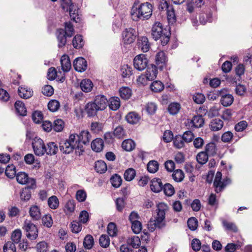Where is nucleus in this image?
<instances>
[{"instance_id": "19", "label": "nucleus", "mask_w": 252, "mask_h": 252, "mask_svg": "<svg viewBox=\"0 0 252 252\" xmlns=\"http://www.w3.org/2000/svg\"><path fill=\"white\" fill-rule=\"evenodd\" d=\"M104 142L101 138H97L91 143V148L94 151L100 152L103 149Z\"/></svg>"}, {"instance_id": "13", "label": "nucleus", "mask_w": 252, "mask_h": 252, "mask_svg": "<svg viewBox=\"0 0 252 252\" xmlns=\"http://www.w3.org/2000/svg\"><path fill=\"white\" fill-rule=\"evenodd\" d=\"M16 179L17 182L22 184L24 185L27 184L30 180L29 176L25 172H19L16 176ZM32 186H35L36 182L33 179H31Z\"/></svg>"}, {"instance_id": "40", "label": "nucleus", "mask_w": 252, "mask_h": 252, "mask_svg": "<svg viewBox=\"0 0 252 252\" xmlns=\"http://www.w3.org/2000/svg\"><path fill=\"white\" fill-rule=\"evenodd\" d=\"M196 159L198 163L203 165L208 161V155L205 152H200L197 155Z\"/></svg>"}, {"instance_id": "14", "label": "nucleus", "mask_w": 252, "mask_h": 252, "mask_svg": "<svg viewBox=\"0 0 252 252\" xmlns=\"http://www.w3.org/2000/svg\"><path fill=\"white\" fill-rule=\"evenodd\" d=\"M155 62L158 67L162 69L165 66L167 62V58L163 51L158 53L156 56Z\"/></svg>"}, {"instance_id": "36", "label": "nucleus", "mask_w": 252, "mask_h": 252, "mask_svg": "<svg viewBox=\"0 0 252 252\" xmlns=\"http://www.w3.org/2000/svg\"><path fill=\"white\" fill-rule=\"evenodd\" d=\"M191 123L192 126L194 127H201L204 124V119L201 115L195 116L192 118Z\"/></svg>"}, {"instance_id": "32", "label": "nucleus", "mask_w": 252, "mask_h": 252, "mask_svg": "<svg viewBox=\"0 0 252 252\" xmlns=\"http://www.w3.org/2000/svg\"><path fill=\"white\" fill-rule=\"evenodd\" d=\"M233 101V96L230 94H225L221 95L220 102L224 106L227 107L230 106Z\"/></svg>"}, {"instance_id": "62", "label": "nucleus", "mask_w": 252, "mask_h": 252, "mask_svg": "<svg viewBox=\"0 0 252 252\" xmlns=\"http://www.w3.org/2000/svg\"><path fill=\"white\" fill-rule=\"evenodd\" d=\"M103 128V125L101 123L98 122H93L91 125V130L95 133H98L102 131Z\"/></svg>"}, {"instance_id": "25", "label": "nucleus", "mask_w": 252, "mask_h": 252, "mask_svg": "<svg viewBox=\"0 0 252 252\" xmlns=\"http://www.w3.org/2000/svg\"><path fill=\"white\" fill-rule=\"evenodd\" d=\"M68 10L69 12L71 19L75 22H78L80 21V17L78 14V7L74 4L71 5Z\"/></svg>"}, {"instance_id": "16", "label": "nucleus", "mask_w": 252, "mask_h": 252, "mask_svg": "<svg viewBox=\"0 0 252 252\" xmlns=\"http://www.w3.org/2000/svg\"><path fill=\"white\" fill-rule=\"evenodd\" d=\"M18 94L20 97L28 99L32 96L33 91L27 87L21 86L18 89Z\"/></svg>"}, {"instance_id": "7", "label": "nucleus", "mask_w": 252, "mask_h": 252, "mask_svg": "<svg viewBox=\"0 0 252 252\" xmlns=\"http://www.w3.org/2000/svg\"><path fill=\"white\" fill-rule=\"evenodd\" d=\"M169 210V207L167 204L160 202L157 205V221L160 222H164L165 215Z\"/></svg>"}, {"instance_id": "9", "label": "nucleus", "mask_w": 252, "mask_h": 252, "mask_svg": "<svg viewBox=\"0 0 252 252\" xmlns=\"http://www.w3.org/2000/svg\"><path fill=\"white\" fill-rule=\"evenodd\" d=\"M73 66L75 70L78 72H82L86 70L87 63L84 58L80 57L76 59L74 61Z\"/></svg>"}, {"instance_id": "18", "label": "nucleus", "mask_w": 252, "mask_h": 252, "mask_svg": "<svg viewBox=\"0 0 252 252\" xmlns=\"http://www.w3.org/2000/svg\"><path fill=\"white\" fill-rule=\"evenodd\" d=\"M126 120L127 123L132 125L137 124L139 123L141 117L139 115L135 112H129L126 116Z\"/></svg>"}, {"instance_id": "6", "label": "nucleus", "mask_w": 252, "mask_h": 252, "mask_svg": "<svg viewBox=\"0 0 252 252\" xmlns=\"http://www.w3.org/2000/svg\"><path fill=\"white\" fill-rule=\"evenodd\" d=\"M137 36V32L131 28L126 29L122 33L123 42L125 44H130L134 42Z\"/></svg>"}, {"instance_id": "59", "label": "nucleus", "mask_w": 252, "mask_h": 252, "mask_svg": "<svg viewBox=\"0 0 252 252\" xmlns=\"http://www.w3.org/2000/svg\"><path fill=\"white\" fill-rule=\"evenodd\" d=\"M70 228L71 231L74 233H78L82 229V225L79 221L73 220L71 222Z\"/></svg>"}, {"instance_id": "33", "label": "nucleus", "mask_w": 252, "mask_h": 252, "mask_svg": "<svg viewBox=\"0 0 252 252\" xmlns=\"http://www.w3.org/2000/svg\"><path fill=\"white\" fill-rule=\"evenodd\" d=\"M122 181L121 177L118 174H115L112 175L110 179L112 186L115 188L120 187L122 185Z\"/></svg>"}, {"instance_id": "53", "label": "nucleus", "mask_w": 252, "mask_h": 252, "mask_svg": "<svg viewBox=\"0 0 252 252\" xmlns=\"http://www.w3.org/2000/svg\"><path fill=\"white\" fill-rule=\"evenodd\" d=\"M185 141L181 135H177L173 139L174 147L177 149H181L185 146Z\"/></svg>"}, {"instance_id": "49", "label": "nucleus", "mask_w": 252, "mask_h": 252, "mask_svg": "<svg viewBox=\"0 0 252 252\" xmlns=\"http://www.w3.org/2000/svg\"><path fill=\"white\" fill-rule=\"evenodd\" d=\"M121 97L124 99H128L131 94V90L127 87H122L119 91Z\"/></svg>"}, {"instance_id": "34", "label": "nucleus", "mask_w": 252, "mask_h": 252, "mask_svg": "<svg viewBox=\"0 0 252 252\" xmlns=\"http://www.w3.org/2000/svg\"><path fill=\"white\" fill-rule=\"evenodd\" d=\"M94 168L95 171L100 174L105 173L107 169L106 163L101 160L95 162Z\"/></svg>"}, {"instance_id": "39", "label": "nucleus", "mask_w": 252, "mask_h": 252, "mask_svg": "<svg viewBox=\"0 0 252 252\" xmlns=\"http://www.w3.org/2000/svg\"><path fill=\"white\" fill-rule=\"evenodd\" d=\"M135 175V170L133 168H129L125 171L124 177L126 181H131L134 178Z\"/></svg>"}, {"instance_id": "45", "label": "nucleus", "mask_w": 252, "mask_h": 252, "mask_svg": "<svg viewBox=\"0 0 252 252\" xmlns=\"http://www.w3.org/2000/svg\"><path fill=\"white\" fill-rule=\"evenodd\" d=\"M172 178L177 182L182 181L184 178V173L182 170L177 169L173 171Z\"/></svg>"}, {"instance_id": "26", "label": "nucleus", "mask_w": 252, "mask_h": 252, "mask_svg": "<svg viewBox=\"0 0 252 252\" xmlns=\"http://www.w3.org/2000/svg\"><path fill=\"white\" fill-rule=\"evenodd\" d=\"M108 101L109 107L112 110H118L121 105L120 99L118 97H111Z\"/></svg>"}, {"instance_id": "57", "label": "nucleus", "mask_w": 252, "mask_h": 252, "mask_svg": "<svg viewBox=\"0 0 252 252\" xmlns=\"http://www.w3.org/2000/svg\"><path fill=\"white\" fill-rule=\"evenodd\" d=\"M100 245L103 248H107L110 245V239L108 235L103 234L101 235L99 239Z\"/></svg>"}, {"instance_id": "54", "label": "nucleus", "mask_w": 252, "mask_h": 252, "mask_svg": "<svg viewBox=\"0 0 252 252\" xmlns=\"http://www.w3.org/2000/svg\"><path fill=\"white\" fill-rule=\"evenodd\" d=\"M127 243L133 248H138L141 244L140 240L138 236H133L128 240Z\"/></svg>"}, {"instance_id": "63", "label": "nucleus", "mask_w": 252, "mask_h": 252, "mask_svg": "<svg viewBox=\"0 0 252 252\" xmlns=\"http://www.w3.org/2000/svg\"><path fill=\"white\" fill-rule=\"evenodd\" d=\"M6 175L10 178H13L16 174V169L13 165H8L5 169Z\"/></svg>"}, {"instance_id": "44", "label": "nucleus", "mask_w": 252, "mask_h": 252, "mask_svg": "<svg viewBox=\"0 0 252 252\" xmlns=\"http://www.w3.org/2000/svg\"><path fill=\"white\" fill-rule=\"evenodd\" d=\"M230 183L231 180L229 178L226 177V178L224 179L222 181H221L220 182V184H219V185L216 187V188L215 189V191L217 193L220 192L224 189L227 185L230 184Z\"/></svg>"}, {"instance_id": "1", "label": "nucleus", "mask_w": 252, "mask_h": 252, "mask_svg": "<svg viewBox=\"0 0 252 252\" xmlns=\"http://www.w3.org/2000/svg\"><path fill=\"white\" fill-rule=\"evenodd\" d=\"M92 138L91 134L88 130H82L79 134H71L68 139L61 141L60 150L66 154L75 150L76 154L80 156L84 151L83 145L89 144Z\"/></svg>"}, {"instance_id": "21", "label": "nucleus", "mask_w": 252, "mask_h": 252, "mask_svg": "<svg viewBox=\"0 0 252 252\" xmlns=\"http://www.w3.org/2000/svg\"><path fill=\"white\" fill-rule=\"evenodd\" d=\"M85 111L87 113L88 116L92 117L96 114L98 111H100L97 108L96 104L94 102H90L88 103L85 108Z\"/></svg>"}, {"instance_id": "61", "label": "nucleus", "mask_w": 252, "mask_h": 252, "mask_svg": "<svg viewBox=\"0 0 252 252\" xmlns=\"http://www.w3.org/2000/svg\"><path fill=\"white\" fill-rule=\"evenodd\" d=\"M64 33L68 37H71L74 34V30L73 25L70 22L65 23Z\"/></svg>"}, {"instance_id": "29", "label": "nucleus", "mask_w": 252, "mask_h": 252, "mask_svg": "<svg viewBox=\"0 0 252 252\" xmlns=\"http://www.w3.org/2000/svg\"><path fill=\"white\" fill-rule=\"evenodd\" d=\"M75 208V202L73 199L68 200L64 205L63 211L66 215H70L74 212Z\"/></svg>"}, {"instance_id": "11", "label": "nucleus", "mask_w": 252, "mask_h": 252, "mask_svg": "<svg viewBox=\"0 0 252 252\" xmlns=\"http://www.w3.org/2000/svg\"><path fill=\"white\" fill-rule=\"evenodd\" d=\"M94 102L97 108L101 111L106 108L108 101L104 95H98L95 96Z\"/></svg>"}, {"instance_id": "46", "label": "nucleus", "mask_w": 252, "mask_h": 252, "mask_svg": "<svg viewBox=\"0 0 252 252\" xmlns=\"http://www.w3.org/2000/svg\"><path fill=\"white\" fill-rule=\"evenodd\" d=\"M121 72L123 77H129L132 73V68L127 64H124L121 67Z\"/></svg>"}, {"instance_id": "30", "label": "nucleus", "mask_w": 252, "mask_h": 252, "mask_svg": "<svg viewBox=\"0 0 252 252\" xmlns=\"http://www.w3.org/2000/svg\"><path fill=\"white\" fill-rule=\"evenodd\" d=\"M158 74V70L156 65L151 64L150 66H148L146 74L148 77L149 79L153 80L156 78Z\"/></svg>"}, {"instance_id": "5", "label": "nucleus", "mask_w": 252, "mask_h": 252, "mask_svg": "<svg viewBox=\"0 0 252 252\" xmlns=\"http://www.w3.org/2000/svg\"><path fill=\"white\" fill-rule=\"evenodd\" d=\"M32 147L35 155L42 156L46 153V145L42 139L35 137L32 142Z\"/></svg>"}, {"instance_id": "4", "label": "nucleus", "mask_w": 252, "mask_h": 252, "mask_svg": "<svg viewBox=\"0 0 252 252\" xmlns=\"http://www.w3.org/2000/svg\"><path fill=\"white\" fill-rule=\"evenodd\" d=\"M23 229L26 232V236L29 239L33 240L38 237V231L37 227L31 221L28 220H25Z\"/></svg>"}, {"instance_id": "28", "label": "nucleus", "mask_w": 252, "mask_h": 252, "mask_svg": "<svg viewBox=\"0 0 252 252\" xmlns=\"http://www.w3.org/2000/svg\"><path fill=\"white\" fill-rule=\"evenodd\" d=\"M165 225V224L164 222H158L157 221V219L155 218V220H151L148 223V229L151 231H154L157 227H158L159 228H161L163 227Z\"/></svg>"}, {"instance_id": "42", "label": "nucleus", "mask_w": 252, "mask_h": 252, "mask_svg": "<svg viewBox=\"0 0 252 252\" xmlns=\"http://www.w3.org/2000/svg\"><path fill=\"white\" fill-rule=\"evenodd\" d=\"M208 155L214 156L216 154L217 148L215 143L210 142L207 144L205 146V151Z\"/></svg>"}, {"instance_id": "27", "label": "nucleus", "mask_w": 252, "mask_h": 252, "mask_svg": "<svg viewBox=\"0 0 252 252\" xmlns=\"http://www.w3.org/2000/svg\"><path fill=\"white\" fill-rule=\"evenodd\" d=\"M93 87V84L91 80L85 79L82 80L80 83L81 90L86 93L90 92Z\"/></svg>"}, {"instance_id": "15", "label": "nucleus", "mask_w": 252, "mask_h": 252, "mask_svg": "<svg viewBox=\"0 0 252 252\" xmlns=\"http://www.w3.org/2000/svg\"><path fill=\"white\" fill-rule=\"evenodd\" d=\"M150 188L152 191L154 192H159L162 190L163 185L161 180L159 178H155L151 181Z\"/></svg>"}, {"instance_id": "56", "label": "nucleus", "mask_w": 252, "mask_h": 252, "mask_svg": "<svg viewBox=\"0 0 252 252\" xmlns=\"http://www.w3.org/2000/svg\"><path fill=\"white\" fill-rule=\"evenodd\" d=\"M60 107V102L55 99L50 100L48 104V107L51 112L57 111Z\"/></svg>"}, {"instance_id": "8", "label": "nucleus", "mask_w": 252, "mask_h": 252, "mask_svg": "<svg viewBox=\"0 0 252 252\" xmlns=\"http://www.w3.org/2000/svg\"><path fill=\"white\" fill-rule=\"evenodd\" d=\"M147 64L148 60L144 54L137 55L133 60L134 66L139 71L144 70L147 67Z\"/></svg>"}, {"instance_id": "47", "label": "nucleus", "mask_w": 252, "mask_h": 252, "mask_svg": "<svg viewBox=\"0 0 252 252\" xmlns=\"http://www.w3.org/2000/svg\"><path fill=\"white\" fill-rule=\"evenodd\" d=\"M159 164L156 160L150 161L147 164V170L152 173H156L158 169Z\"/></svg>"}, {"instance_id": "58", "label": "nucleus", "mask_w": 252, "mask_h": 252, "mask_svg": "<svg viewBox=\"0 0 252 252\" xmlns=\"http://www.w3.org/2000/svg\"><path fill=\"white\" fill-rule=\"evenodd\" d=\"M180 108V104L178 103H172L168 106V110L170 114L176 115L178 113Z\"/></svg>"}, {"instance_id": "35", "label": "nucleus", "mask_w": 252, "mask_h": 252, "mask_svg": "<svg viewBox=\"0 0 252 252\" xmlns=\"http://www.w3.org/2000/svg\"><path fill=\"white\" fill-rule=\"evenodd\" d=\"M84 44V41L82 36L81 35H76L72 40V45L76 49L81 48Z\"/></svg>"}, {"instance_id": "50", "label": "nucleus", "mask_w": 252, "mask_h": 252, "mask_svg": "<svg viewBox=\"0 0 252 252\" xmlns=\"http://www.w3.org/2000/svg\"><path fill=\"white\" fill-rule=\"evenodd\" d=\"M64 126V123L62 119H57L54 121L53 128L57 132L63 130Z\"/></svg>"}, {"instance_id": "2", "label": "nucleus", "mask_w": 252, "mask_h": 252, "mask_svg": "<svg viewBox=\"0 0 252 252\" xmlns=\"http://www.w3.org/2000/svg\"><path fill=\"white\" fill-rule=\"evenodd\" d=\"M152 13V5L148 2L141 3L139 5L134 2L131 10L132 18L136 21L148 20L151 17Z\"/></svg>"}, {"instance_id": "20", "label": "nucleus", "mask_w": 252, "mask_h": 252, "mask_svg": "<svg viewBox=\"0 0 252 252\" xmlns=\"http://www.w3.org/2000/svg\"><path fill=\"white\" fill-rule=\"evenodd\" d=\"M60 62L62 70L64 72L69 71L71 67L69 57L67 55H63L61 58Z\"/></svg>"}, {"instance_id": "43", "label": "nucleus", "mask_w": 252, "mask_h": 252, "mask_svg": "<svg viewBox=\"0 0 252 252\" xmlns=\"http://www.w3.org/2000/svg\"><path fill=\"white\" fill-rule=\"evenodd\" d=\"M222 223L225 229L232 231L234 232H238V229L234 223L229 222L226 220H223Z\"/></svg>"}, {"instance_id": "38", "label": "nucleus", "mask_w": 252, "mask_h": 252, "mask_svg": "<svg viewBox=\"0 0 252 252\" xmlns=\"http://www.w3.org/2000/svg\"><path fill=\"white\" fill-rule=\"evenodd\" d=\"M48 205L52 209H56L59 206V201L57 197L55 195H52L48 199Z\"/></svg>"}, {"instance_id": "55", "label": "nucleus", "mask_w": 252, "mask_h": 252, "mask_svg": "<svg viewBox=\"0 0 252 252\" xmlns=\"http://www.w3.org/2000/svg\"><path fill=\"white\" fill-rule=\"evenodd\" d=\"M245 71V67L244 64L240 63L238 64L235 68L236 75L239 77L238 81H240L242 79L241 76L244 74Z\"/></svg>"}, {"instance_id": "48", "label": "nucleus", "mask_w": 252, "mask_h": 252, "mask_svg": "<svg viewBox=\"0 0 252 252\" xmlns=\"http://www.w3.org/2000/svg\"><path fill=\"white\" fill-rule=\"evenodd\" d=\"M31 197V191L29 188H25L20 192V198L23 201H28Z\"/></svg>"}, {"instance_id": "12", "label": "nucleus", "mask_w": 252, "mask_h": 252, "mask_svg": "<svg viewBox=\"0 0 252 252\" xmlns=\"http://www.w3.org/2000/svg\"><path fill=\"white\" fill-rule=\"evenodd\" d=\"M137 46L143 52H148L150 48V44L146 36H140L138 38Z\"/></svg>"}, {"instance_id": "23", "label": "nucleus", "mask_w": 252, "mask_h": 252, "mask_svg": "<svg viewBox=\"0 0 252 252\" xmlns=\"http://www.w3.org/2000/svg\"><path fill=\"white\" fill-rule=\"evenodd\" d=\"M223 126V121L220 119H213L209 125L210 129L212 131H218L222 128Z\"/></svg>"}, {"instance_id": "10", "label": "nucleus", "mask_w": 252, "mask_h": 252, "mask_svg": "<svg viewBox=\"0 0 252 252\" xmlns=\"http://www.w3.org/2000/svg\"><path fill=\"white\" fill-rule=\"evenodd\" d=\"M29 213L33 220H39L41 218V209L36 205H32L29 208Z\"/></svg>"}, {"instance_id": "24", "label": "nucleus", "mask_w": 252, "mask_h": 252, "mask_svg": "<svg viewBox=\"0 0 252 252\" xmlns=\"http://www.w3.org/2000/svg\"><path fill=\"white\" fill-rule=\"evenodd\" d=\"M14 106L17 113L20 116H25L27 115V109L24 103L20 101L17 100L15 102Z\"/></svg>"}, {"instance_id": "64", "label": "nucleus", "mask_w": 252, "mask_h": 252, "mask_svg": "<svg viewBox=\"0 0 252 252\" xmlns=\"http://www.w3.org/2000/svg\"><path fill=\"white\" fill-rule=\"evenodd\" d=\"M4 252H16L15 244L12 242L8 241L3 246Z\"/></svg>"}, {"instance_id": "17", "label": "nucleus", "mask_w": 252, "mask_h": 252, "mask_svg": "<svg viewBox=\"0 0 252 252\" xmlns=\"http://www.w3.org/2000/svg\"><path fill=\"white\" fill-rule=\"evenodd\" d=\"M56 36L59 42L58 46L60 48L63 47L66 43V35L64 33V30L59 29L56 32Z\"/></svg>"}, {"instance_id": "60", "label": "nucleus", "mask_w": 252, "mask_h": 252, "mask_svg": "<svg viewBox=\"0 0 252 252\" xmlns=\"http://www.w3.org/2000/svg\"><path fill=\"white\" fill-rule=\"evenodd\" d=\"M21 230L19 229L15 230L11 235V239L13 241V243H14V244L18 243L21 240Z\"/></svg>"}, {"instance_id": "37", "label": "nucleus", "mask_w": 252, "mask_h": 252, "mask_svg": "<svg viewBox=\"0 0 252 252\" xmlns=\"http://www.w3.org/2000/svg\"><path fill=\"white\" fill-rule=\"evenodd\" d=\"M166 14L169 23L170 24H174L176 21V16L172 6L169 7V9L166 11Z\"/></svg>"}, {"instance_id": "41", "label": "nucleus", "mask_w": 252, "mask_h": 252, "mask_svg": "<svg viewBox=\"0 0 252 252\" xmlns=\"http://www.w3.org/2000/svg\"><path fill=\"white\" fill-rule=\"evenodd\" d=\"M84 247L87 249H91L94 245V240L91 235H87L84 238L83 241Z\"/></svg>"}, {"instance_id": "3", "label": "nucleus", "mask_w": 252, "mask_h": 252, "mask_svg": "<svg viewBox=\"0 0 252 252\" xmlns=\"http://www.w3.org/2000/svg\"><path fill=\"white\" fill-rule=\"evenodd\" d=\"M151 34L155 40L160 39L162 46L166 45L169 41L170 32L168 29L163 28L161 23L156 22L152 26Z\"/></svg>"}, {"instance_id": "22", "label": "nucleus", "mask_w": 252, "mask_h": 252, "mask_svg": "<svg viewBox=\"0 0 252 252\" xmlns=\"http://www.w3.org/2000/svg\"><path fill=\"white\" fill-rule=\"evenodd\" d=\"M45 150L46 151L45 154L47 155H55L59 150L58 145L53 142H49L46 145Z\"/></svg>"}, {"instance_id": "52", "label": "nucleus", "mask_w": 252, "mask_h": 252, "mask_svg": "<svg viewBox=\"0 0 252 252\" xmlns=\"http://www.w3.org/2000/svg\"><path fill=\"white\" fill-rule=\"evenodd\" d=\"M151 90L155 92H159L164 89L163 83L159 81H155L151 86Z\"/></svg>"}, {"instance_id": "51", "label": "nucleus", "mask_w": 252, "mask_h": 252, "mask_svg": "<svg viewBox=\"0 0 252 252\" xmlns=\"http://www.w3.org/2000/svg\"><path fill=\"white\" fill-rule=\"evenodd\" d=\"M162 189L165 194L168 196H171L175 193V189L172 185L169 183L165 184L163 186Z\"/></svg>"}, {"instance_id": "31", "label": "nucleus", "mask_w": 252, "mask_h": 252, "mask_svg": "<svg viewBox=\"0 0 252 252\" xmlns=\"http://www.w3.org/2000/svg\"><path fill=\"white\" fill-rule=\"evenodd\" d=\"M122 147L124 150L130 152L135 148V143L134 141L131 139H126L122 142Z\"/></svg>"}]
</instances>
